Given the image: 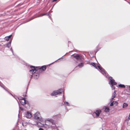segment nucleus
I'll return each instance as SVG.
<instances>
[{"label":"nucleus","instance_id":"obj_1","mask_svg":"<svg viewBox=\"0 0 130 130\" xmlns=\"http://www.w3.org/2000/svg\"><path fill=\"white\" fill-rule=\"evenodd\" d=\"M30 68L31 69L30 70L29 72L31 73L32 75H33L34 76H38V74H37V75L35 74L36 72L39 70L40 71L42 70V71H44L46 69V67L45 66H43L41 67L30 66Z\"/></svg>","mask_w":130,"mask_h":130},{"label":"nucleus","instance_id":"obj_2","mask_svg":"<svg viewBox=\"0 0 130 130\" xmlns=\"http://www.w3.org/2000/svg\"><path fill=\"white\" fill-rule=\"evenodd\" d=\"M34 118L37 120L41 121L42 119L41 116L39 112H37L34 115Z\"/></svg>","mask_w":130,"mask_h":130},{"label":"nucleus","instance_id":"obj_3","mask_svg":"<svg viewBox=\"0 0 130 130\" xmlns=\"http://www.w3.org/2000/svg\"><path fill=\"white\" fill-rule=\"evenodd\" d=\"M101 110L99 109H98L93 112L92 114L94 118H97L100 115L101 112Z\"/></svg>","mask_w":130,"mask_h":130},{"label":"nucleus","instance_id":"obj_4","mask_svg":"<svg viewBox=\"0 0 130 130\" xmlns=\"http://www.w3.org/2000/svg\"><path fill=\"white\" fill-rule=\"evenodd\" d=\"M20 101L21 104L24 105L27 103V102L24 98H22V99H19Z\"/></svg>","mask_w":130,"mask_h":130},{"label":"nucleus","instance_id":"obj_5","mask_svg":"<svg viewBox=\"0 0 130 130\" xmlns=\"http://www.w3.org/2000/svg\"><path fill=\"white\" fill-rule=\"evenodd\" d=\"M110 82L111 84V85H116L117 84V83L115 82V81L111 77H110Z\"/></svg>","mask_w":130,"mask_h":130},{"label":"nucleus","instance_id":"obj_6","mask_svg":"<svg viewBox=\"0 0 130 130\" xmlns=\"http://www.w3.org/2000/svg\"><path fill=\"white\" fill-rule=\"evenodd\" d=\"M26 117L28 118H30L32 117L31 114L29 111H27L26 114Z\"/></svg>","mask_w":130,"mask_h":130},{"label":"nucleus","instance_id":"obj_7","mask_svg":"<svg viewBox=\"0 0 130 130\" xmlns=\"http://www.w3.org/2000/svg\"><path fill=\"white\" fill-rule=\"evenodd\" d=\"M101 72L104 76H108V73L105 71V70L104 69L102 71H101Z\"/></svg>","mask_w":130,"mask_h":130},{"label":"nucleus","instance_id":"obj_8","mask_svg":"<svg viewBox=\"0 0 130 130\" xmlns=\"http://www.w3.org/2000/svg\"><path fill=\"white\" fill-rule=\"evenodd\" d=\"M73 57L75 58L78 60L81 59L80 56L79 55H76L73 56Z\"/></svg>","mask_w":130,"mask_h":130},{"label":"nucleus","instance_id":"obj_9","mask_svg":"<svg viewBox=\"0 0 130 130\" xmlns=\"http://www.w3.org/2000/svg\"><path fill=\"white\" fill-rule=\"evenodd\" d=\"M116 95V93L115 91H114L113 93L112 94V98L111 99V102H112V101H113L114 98L115 97Z\"/></svg>","mask_w":130,"mask_h":130},{"label":"nucleus","instance_id":"obj_10","mask_svg":"<svg viewBox=\"0 0 130 130\" xmlns=\"http://www.w3.org/2000/svg\"><path fill=\"white\" fill-rule=\"evenodd\" d=\"M56 91L57 94H59L62 93L63 91V90L62 89H60Z\"/></svg>","mask_w":130,"mask_h":130},{"label":"nucleus","instance_id":"obj_11","mask_svg":"<svg viewBox=\"0 0 130 130\" xmlns=\"http://www.w3.org/2000/svg\"><path fill=\"white\" fill-rule=\"evenodd\" d=\"M51 95L52 96H54L58 95L56 91H54L51 94Z\"/></svg>","mask_w":130,"mask_h":130},{"label":"nucleus","instance_id":"obj_12","mask_svg":"<svg viewBox=\"0 0 130 130\" xmlns=\"http://www.w3.org/2000/svg\"><path fill=\"white\" fill-rule=\"evenodd\" d=\"M104 108H105L104 111L105 112H109V108L107 107H104Z\"/></svg>","mask_w":130,"mask_h":130},{"label":"nucleus","instance_id":"obj_13","mask_svg":"<svg viewBox=\"0 0 130 130\" xmlns=\"http://www.w3.org/2000/svg\"><path fill=\"white\" fill-rule=\"evenodd\" d=\"M128 106V104L126 103H124L123 105V107L124 108H125L126 107Z\"/></svg>","mask_w":130,"mask_h":130},{"label":"nucleus","instance_id":"obj_14","mask_svg":"<svg viewBox=\"0 0 130 130\" xmlns=\"http://www.w3.org/2000/svg\"><path fill=\"white\" fill-rule=\"evenodd\" d=\"M118 86L119 87L122 88H125V86L124 85L122 84H119L118 85Z\"/></svg>","mask_w":130,"mask_h":130},{"label":"nucleus","instance_id":"obj_15","mask_svg":"<svg viewBox=\"0 0 130 130\" xmlns=\"http://www.w3.org/2000/svg\"><path fill=\"white\" fill-rule=\"evenodd\" d=\"M129 120H130V119L128 117H126L125 120V121L126 122H127V124H128V122Z\"/></svg>","mask_w":130,"mask_h":130},{"label":"nucleus","instance_id":"obj_16","mask_svg":"<svg viewBox=\"0 0 130 130\" xmlns=\"http://www.w3.org/2000/svg\"><path fill=\"white\" fill-rule=\"evenodd\" d=\"M84 65V63H81L78 65V66L79 67H81L83 66Z\"/></svg>","mask_w":130,"mask_h":130},{"label":"nucleus","instance_id":"obj_17","mask_svg":"<svg viewBox=\"0 0 130 130\" xmlns=\"http://www.w3.org/2000/svg\"><path fill=\"white\" fill-rule=\"evenodd\" d=\"M112 102L113 104V105H115V106L117 105H118V102H117L116 101H112Z\"/></svg>","mask_w":130,"mask_h":130},{"label":"nucleus","instance_id":"obj_18","mask_svg":"<svg viewBox=\"0 0 130 130\" xmlns=\"http://www.w3.org/2000/svg\"><path fill=\"white\" fill-rule=\"evenodd\" d=\"M98 67L99 69L101 71H102L104 69H103L102 67L99 66H98Z\"/></svg>","mask_w":130,"mask_h":130},{"label":"nucleus","instance_id":"obj_19","mask_svg":"<svg viewBox=\"0 0 130 130\" xmlns=\"http://www.w3.org/2000/svg\"><path fill=\"white\" fill-rule=\"evenodd\" d=\"M91 64L93 66H94V67H95L96 68V65L95 63L93 62L91 63Z\"/></svg>","mask_w":130,"mask_h":130},{"label":"nucleus","instance_id":"obj_20","mask_svg":"<svg viewBox=\"0 0 130 130\" xmlns=\"http://www.w3.org/2000/svg\"><path fill=\"white\" fill-rule=\"evenodd\" d=\"M9 38L8 37H6L5 38V40L6 41H8L9 40Z\"/></svg>","mask_w":130,"mask_h":130},{"label":"nucleus","instance_id":"obj_21","mask_svg":"<svg viewBox=\"0 0 130 130\" xmlns=\"http://www.w3.org/2000/svg\"><path fill=\"white\" fill-rule=\"evenodd\" d=\"M65 104H66V105L68 106H69V103L67 102H66Z\"/></svg>","mask_w":130,"mask_h":130},{"label":"nucleus","instance_id":"obj_22","mask_svg":"<svg viewBox=\"0 0 130 130\" xmlns=\"http://www.w3.org/2000/svg\"><path fill=\"white\" fill-rule=\"evenodd\" d=\"M111 103L110 104V106H112L113 105V102L112 101V102H111Z\"/></svg>","mask_w":130,"mask_h":130},{"label":"nucleus","instance_id":"obj_23","mask_svg":"<svg viewBox=\"0 0 130 130\" xmlns=\"http://www.w3.org/2000/svg\"><path fill=\"white\" fill-rule=\"evenodd\" d=\"M26 92L25 93V94H23V96L24 97L26 96Z\"/></svg>","mask_w":130,"mask_h":130},{"label":"nucleus","instance_id":"obj_24","mask_svg":"<svg viewBox=\"0 0 130 130\" xmlns=\"http://www.w3.org/2000/svg\"><path fill=\"white\" fill-rule=\"evenodd\" d=\"M113 85H111V86H112L111 87H112V88H113L114 89H115V87L114 86H113Z\"/></svg>","mask_w":130,"mask_h":130},{"label":"nucleus","instance_id":"obj_25","mask_svg":"<svg viewBox=\"0 0 130 130\" xmlns=\"http://www.w3.org/2000/svg\"><path fill=\"white\" fill-rule=\"evenodd\" d=\"M11 36H12V35H10V36H9L8 37L9 39L11 37Z\"/></svg>","mask_w":130,"mask_h":130},{"label":"nucleus","instance_id":"obj_26","mask_svg":"<svg viewBox=\"0 0 130 130\" xmlns=\"http://www.w3.org/2000/svg\"><path fill=\"white\" fill-rule=\"evenodd\" d=\"M45 15L44 14H41V15H40V16H42L44 15Z\"/></svg>","mask_w":130,"mask_h":130},{"label":"nucleus","instance_id":"obj_27","mask_svg":"<svg viewBox=\"0 0 130 130\" xmlns=\"http://www.w3.org/2000/svg\"><path fill=\"white\" fill-rule=\"evenodd\" d=\"M20 109H21V110H23V109L22 108H21Z\"/></svg>","mask_w":130,"mask_h":130},{"label":"nucleus","instance_id":"obj_28","mask_svg":"<svg viewBox=\"0 0 130 130\" xmlns=\"http://www.w3.org/2000/svg\"><path fill=\"white\" fill-rule=\"evenodd\" d=\"M39 130H43V129L41 128H40L39 129Z\"/></svg>","mask_w":130,"mask_h":130},{"label":"nucleus","instance_id":"obj_29","mask_svg":"<svg viewBox=\"0 0 130 130\" xmlns=\"http://www.w3.org/2000/svg\"><path fill=\"white\" fill-rule=\"evenodd\" d=\"M22 97H19V99H22Z\"/></svg>","mask_w":130,"mask_h":130},{"label":"nucleus","instance_id":"obj_30","mask_svg":"<svg viewBox=\"0 0 130 130\" xmlns=\"http://www.w3.org/2000/svg\"><path fill=\"white\" fill-rule=\"evenodd\" d=\"M128 117L130 119V113Z\"/></svg>","mask_w":130,"mask_h":130},{"label":"nucleus","instance_id":"obj_31","mask_svg":"<svg viewBox=\"0 0 130 130\" xmlns=\"http://www.w3.org/2000/svg\"><path fill=\"white\" fill-rule=\"evenodd\" d=\"M4 89H5V88L4 87H2Z\"/></svg>","mask_w":130,"mask_h":130},{"label":"nucleus","instance_id":"obj_32","mask_svg":"<svg viewBox=\"0 0 130 130\" xmlns=\"http://www.w3.org/2000/svg\"><path fill=\"white\" fill-rule=\"evenodd\" d=\"M31 76H32V75H31Z\"/></svg>","mask_w":130,"mask_h":130}]
</instances>
